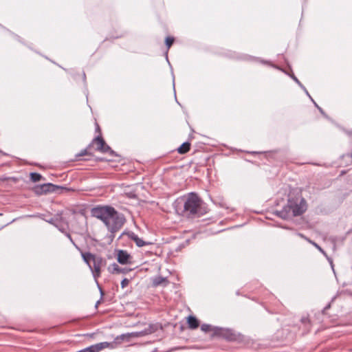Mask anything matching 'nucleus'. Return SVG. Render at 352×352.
Segmentation results:
<instances>
[{"instance_id":"dca6fc26","label":"nucleus","mask_w":352,"mask_h":352,"mask_svg":"<svg viewBox=\"0 0 352 352\" xmlns=\"http://www.w3.org/2000/svg\"><path fill=\"white\" fill-rule=\"evenodd\" d=\"M298 236H300L301 238L305 239L306 241H307L309 243H310L311 244H312L314 247H316L320 252H322V254H325L324 251L322 250V248L318 245L316 243H315L314 241H311V239H308L307 236H305L303 234H301V233H298Z\"/></svg>"},{"instance_id":"412c9836","label":"nucleus","mask_w":352,"mask_h":352,"mask_svg":"<svg viewBox=\"0 0 352 352\" xmlns=\"http://www.w3.org/2000/svg\"><path fill=\"white\" fill-rule=\"evenodd\" d=\"M129 283V280L127 278H124L121 282V286L122 288H124L126 286H128Z\"/></svg>"},{"instance_id":"393cba45","label":"nucleus","mask_w":352,"mask_h":352,"mask_svg":"<svg viewBox=\"0 0 352 352\" xmlns=\"http://www.w3.org/2000/svg\"><path fill=\"white\" fill-rule=\"evenodd\" d=\"M82 76H83V80H85L86 79V76H85V72L82 73Z\"/></svg>"},{"instance_id":"6e6552de","label":"nucleus","mask_w":352,"mask_h":352,"mask_svg":"<svg viewBox=\"0 0 352 352\" xmlns=\"http://www.w3.org/2000/svg\"><path fill=\"white\" fill-rule=\"evenodd\" d=\"M91 214L100 219L108 228L110 224V206H97L91 210Z\"/></svg>"},{"instance_id":"b1692460","label":"nucleus","mask_w":352,"mask_h":352,"mask_svg":"<svg viewBox=\"0 0 352 352\" xmlns=\"http://www.w3.org/2000/svg\"><path fill=\"white\" fill-rule=\"evenodd\" d=\"M96 131L99 132L100 131V127L98 124H96Z\"/></svg>"},{"instance_id":"5701e85b","label":"nucleus","mask_w":352,"mask_h":352,"mask_svg":"<svg viewBox=\"0 0 352 352\" xmlns=\"http://www.w3.org/2000/svg\"><path fill=\"white\" fill-rule=\"evenodd\" d=\"M161 282H162V280H158L157 281H156V282L155 283V285H160V284L161 283Z\"/></svg>"},{"instance_id":"f3484780","label":"nucleus","mask_w":352,"mask_h":352,"mask_svg":"<svg viewBox=\"0 0 352 352\" xmlns=\"http://www.w3.org/2000/svg\"><path fill=\"white\" fill-rule=\"evenodd\" d=\"M30 179L33 182H37L41 181V179L45 180V179L43 177V176L40 173H30Z\"/></svg>"},{"instance_id":"1a4fd4ad","label":"nucleus","mask_w":352,"mask_h":352,"mask_svg":"<svg viewBox=\"0 0 352 352\" xmlns=\"http://www.w3.org/2000/svg\"><path fill=\"white\" fill-rule=\"evenodd\" d=\"M147 334H148L147 331H141L138 332H132L130 333L122 334L121 336L116 337L114 339L113 342H111V347H113L114 345L116 346L117 344L123 342H129L132 338L142 337Z\"/></svg>"},{"instance_id":"7ed1b4c3","label":"nucleus","mask_w":352,"mask_h":352,"mask_svg":"<svg viewBox=\"0 0 352 352\" xmlns=\"http://www.w3.org/2000/svg\"><path fill=\"white\" fill-rule=\"evenodd\" d=\"M67 236L70 240V241L76 246V248L80 252L83 261L88 265V266L91 269L94 274V276L95 278L99 276L100 274L101 268L105 265L106 261L102 258H101L100 256H98L96 254H91L90 252H82L75 244L70 234H67Z\"/></svg>"},{"instance_id":"2eb2a0df","label":"nucleus","mask_w":352,"mask_h":352,"mask_svg":"<svg viewBox=\"0 0 352 352\" xmlns=\"http://www.w3.org/2000/svg\"><path fill=\"white\" fill-rule=\"evenodd\" d=\"M190 143L188 142H184L179 147L177 148V151L179 154H186L190 149Z\"/></svg>"},{"instance_id":"9d476101","label":"nucleus","mask_w":352,"mask_h":352,"mask_svg":"<svg viewBox=\"0 0 352 352\" xmlns=\"http://www.w3.org/2000/svg\"><path fill=\"white\" fill-rule=\"evenodd\" d=\"M125 222L123 214H119L111 207V232L120 229Z\"/></svg>"},{"instance_id":"a878e982","label":"nucleus","mask_w":352,"mask_h":352,"mask_svg":"<svg viewBox=\"0 0 352 352\" xmlns=\"http://www.w3.org/2000/svg\"><path fill=\"white\" fill-rule=\"evenodd\" d=\"M316 106L319 109L320 111V112H322V110L321 108H320L316 103H315Z\"/></svg>"},{"instance_id":"bb28decb","label":"nucleus","mask_w":352,"mask_h":352,"mask_svg":"<svg viewBox=\"0 0 352 352\" xmlns=\"http://www.w3.org/2000/svg\"><path fill=\"white\" fill-rule=\"evenodd\" d=\"M316 106L319 109L320 111V112H322V110L321 108H320L316 103H315Z\"/></svg>"},{"instance_id":"0eeeda50","label":"nucleus","mask_w":352,"mask_h":352,"mask_svg":"<svg viewBox=\"0 0 352 352\" xmlns=\"http://www.w3.org/2000/svg\"><path fill=\"white\" fill-rule=\"evenodd\" d=\"M109 148V146L106 144L104 140L100 135L96 137L91 144L89 145L87 149L81 151L80 153L76 155V158L80 159V157L87 155L88 150H94L101 152H105Z\"/></svg>"},{"instance_id":"a211bd4d","label":"nucleus","mask_w":352,"mask_h":352,"mask_svg":"<svg viewBox=\"0 0 352 352\" xmlns=\"http://www.w3.org/2000/svg\"><path fill=\"white\" fill-rule=\"evenodd\" d=\"M201 329L206 333L210 332L212 331H214V330H215V329H214L211 325L207 324H203L201 326Z\"/></svg>"},{"instance_id":"f8f14e48","label":"nucleus","mask_w":352,"mask_h":352,"mask_svg":"<svg viewBox=\"0 0 352 352\" xmlns=\"http://www.w3.org/2000/svg\"><path fill=\"white\" fill-rule=\"evenodd\" d=\"M214 334L219 336L227 340H234L236 338L235 335L228 329L222 328H216L214 330Z\"/></svg>"},{"instance_id":"f03ea898","label":"nucleus","mask_w":352,"mask_h":352,"mask_svg":"<svg viewBox=\"0 0 352 352\" xmlns=\"http://www.w3.org/2000/svg\"><path fill=\"white\" fill-rule=\"evenodd\" d=\"M307 208L306 200L301 196L289 197L286 205L276 214L283 219L302 214Z\"/></svg>"},{"instance_id":"20e7f679","label":"nucleus","mask_w":352,"mask_h":352,"mask_svg":"<svg viewBox=\"0 0 352 352\" xmlns=\"http://www.w3.org/2000/svg\"><path fill=\"white\" fill-rule=\"evenodd\" d=\"M67 236L70 240V241L76 246V248L80 252L83 261L88 265V266L91 269L94 274V276L95 278L99 276L100 274L101 268L105 265L106 261L102 258H101L100 256H98L96 254H91L90 252H82L75 244L70 234H67Z\"/></svg>"},{"instance_id":"aec40b11","label":"nucleus","mask_w":352,"mask_h":352,"mask_svg":"<svg viewBox=\"0 0 352 352\" xmlns=\"http://www.w3.org/2000/svg\"><path fill=\"white\" fill-rule=\"evenodd\" d=\"M113 272L116 273H126V269H122L120 268L117 264L113 265Z\"/></svg>"},{"instance_id":"39448f33","label":"nucleus","mask_w":352,"mask_h":352,"mask_svg":"<svg viewBox=\"0 0 352 352\" xmlns=\"http://www.w3.org/2000/svg\"><path fill=\"white\" fill-rule=\"evenodd\" d=\"M111 170L119 173L118 175H124L131 170V166L126 162L124 158L115 153L111 150Z\"/></svg>"},{"instance_id":"423d86ee","label":"nucleus","mask_w":352,"mask_h":352,"mask_svg":"<svg viewBox=\"0 0 352 352\" xmlns=\"http://www.w3.org/2000/svg\"><path fill=\"white\" fill-rule=\"evenodd\" d=\"M71 189L60 186L54 185L52 183L36 185L32 188V191L37 195H46L47 193L58 192H69Z\"/></svg>"},{"instance_id":"9b49d317","label":"nucleus","mask_w":352,"mask_h":352,"mask_svg":"<svg viewBox=\"0 0 352 352\" xmlns=\"http://www.w3.org/2000/svg\"><path fill=\"white\" fill-rule=\"evenodd\" d=\"M115 253L116 254L117 260L119 263L122 265L131 263L132 257L127 251L123 250H116Z\"/></svg>"},{"instance_id":"4468645a","label":"nucleus","mask_w":352,"mask_h":352,"mask_svg":"<svg viewBox=\"0 0 352 352\" xmlns=\"http://www.w3.org/2000/svg\"><path fill=\"white\" fill-rule=\"evenodd\" d=\"M187 322L188 327L191 329H197L199 325L198 320L195 316H190L188 317Z\"/></svg>"},{"instance_id":"ddd939ff","label":"nucleus","mask_w":352,"mask_h":352,"mask_svg":"<svg viewBox=\"0 0 352 352\" xmlns=\"http://www.w3.org/2000/svg\"><path fill=\"white\" fill-rule=\"evenodd\" d=\"M129 237L133 241L136 245L138 247H143L147 245L151 244L149 242H146L143 241L142 239L139 238L138 236L134 232H131L129 234Z\"/></svg>"},{"instance_id":"f257e3e1","label":"nucleus","mask_w":352,"mask_h":352,"mask_svg":"<svg viewBox=\"0 0 352 352\" xmlns=\"http://www.w3.org/2000/svg\"><path fill=\"white\" fill-rule=\"evenodd\" d=\"M181 214L188 219L199 217L206 213L204 203L195 192H190L181 198Z\"/></svg>"},{"instance_id":"6ab92c4d","label":"nucleus","mask_w":352,"mask_h":352,"mask_svg":"<svg viewBox=\"0 0 352 352\" xmlns=\"http://www.w3.org/2000/svg\"><path fill=\"white\" fill-rule=\"evenodd\" d=\"M175 41V38L173 36H167L165 40V43L167 47V49H170L172 46Z\"/></svg>"},{"instance_id":"4be33fe9","label":"nucleus","mask_w":352,"mask_h":352,"mask_svg":"<svg viewBox=\"0 0 352 352\" xmlns=\"http://www.w3.org/2000/svg\"><path fill=\"white\" fill-rule=\"evenodd\" d=\"M292 78L296 82H298V84H300V81L298 80V79L295 76H292Z\"/></svg>"}]
</instances>
